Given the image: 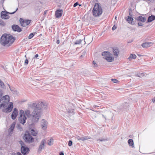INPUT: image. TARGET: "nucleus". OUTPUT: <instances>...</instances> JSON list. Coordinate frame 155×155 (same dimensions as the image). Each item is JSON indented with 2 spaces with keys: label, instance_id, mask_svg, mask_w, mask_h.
<instances>
[{
  "label": "nucleus",
  "instance_id": "50",
  "mask_svg": "<svg viewBox=\"0 0 155 155\" xmlns=\"http://www.w3.org/2000/svg\"><path fill=\"white\" fill-rule=\"evenodd\" d=\"M38 55L37 54H36L35 56V58H37L38 57Z\"/></svg>",
  "mask_w": 155,
  "mask_h": 155
},
{
  "label": "nucleus",
  "instance_id": "42",
  "mask_svg": "<svg viewBox=\"0 0 155 155\" xmlns=\"http://www.w3.org/2000/svg\"><path fill=\"white\" fill-rule=\"evenodd\" d=\"M129 15L130 16H132V11L131 10H129Z\"/></svg>",
  "mask_w": 155,
  "mask_h": 155
},
{
  "label": "nucleus",
  "instance_id": "40",
  "mask_svg": "<svg viewBox=\"0 0 155 155\" xmlns=\"http://www.w3.org/2000/svg\"><path fill=\"white\" fill-rule=\"evenodd\" d=\"M8 87H9L10 90L12 91V92L13 91H14V88H11V87H10V86L9 84H8Z\"/></svg>",
  "mask_w": 155,
  "mask_h": 155
},
{
  "label": "nucleus",
  "instance_id": "54",
  "mask_svg": "<svg viewBox=\"0 0 155 155\" xmlns=\"http://www.w3.org/2000/svg\"><path fill=\"white\" fill-rule=\"evenodd\" d=\"M102 116H103V117H104V118H105V117H104V115H103V114H102Z\"/></svg>",
  "mask_w": 155,
  "mask_h": 155
},
{
  "label": "nucleus",
  "instance_id": "19",
  "mask_svg": "<svg viewBox=\"0 0 155 155\" xmlns=\"http://www.w3.org/2000/svg\"><path fill=\"white\" fill-rule=\"evenodd\" d=\"M137 20L139 21H141L142 22H144L146 20V18L145 17H143L141 16H140L138 17L137 18Z\"/></svg>",
  "mask_w": 155,
  "mask_h": 155
},
{
  "label": "nucleus",
  "instance_id": "15",
  "mask_svg": "<svg viewBox=\"0 0 155 155\" xmlns=\"http://www.w3.org/2000/svg\"><path fill=\"white\" fill-rule=\"evenodd\" d=\"M8 105V107H6V112H10L11 111L13 108V104L12 102H11Z\"/></svg>",
  "mask_w": 155,
  "mask_h": 155
},
{
  "label": "nucleus",
  "instance_id": "36",
  "mask_svg": "<svg viewBox=\"0 0 155 155\" xmlns=\"http://www.w3.org/2000/svg\"><path fill=\"white\" fill-rule=\"evenodd\" d=\"M3 91L1 89H0V97L3 96Z\"/></svg>",
  "mask_w": 155,
  "mask_h": 155
},
{
  "label": "nucleus",
  "instance_id": "41",
  "mask_svg": "<svg viewBox=\"0 0 155 155\" xmlns=\"http://www.w3.org/2000/svg\"><path fill=\"white\" fill-rule=\"evenodd\" d=\"M117 28V26H115V25H114L113 27L112 28V29L113 31L115 30Z\"/></svg>",
  "mask_w": 155,
  "mask_h": 155
},
{
  "label": "nucleus",
  "instance_id": "53",
  "mask_svg": "<svg viewBox=\"0 0 155 155\" xmlns=\"http://www.w3.org/2000/svg\"><path fill=\"white\" fill-rule=\"evenodd\" d=\"M46 11H45L44 12V14H46Z\"/></svg>",
  "mask_w": 155,
  "mask_h": 155
},
{
  "label": "nucleus",
  "instance_id": "26",
  "mask_svg": "<svg viewBox=\"0 0 155 155\" xmlns=\"http://www.w3.org/2000/svg\"><path fill=\"white\" fill-rule=\"evenodd\" d=\"M31 134L34 136H36L38 134V132L35 131L34 129H32L31 130Z\"/></svg>",
  "mask_w": 155,
  "mask_h": 155
},
{
  "label": "nucleus",
  "instance_id": "55",
  "mask_svg": "<svg viewBox=\"0 0 155 155\" xmlns=\"http://www.w3.org/2000/svg\"><path fill=\"white\" fill-rule=\"evenodd\" d=\"M116 18H117V17H115V19L116 20H117Z\"/></svg>",
  "mask_w": 155,
  "mask_h": 155
},
{
  "label": "nucleus",
  "instance_id": "51",
  "mask_svg": "<svg viewBox=\"0 0 155 155\" xmlns=\"http://www.w3.org/2000/svg\"><path fill=\"white\" fill-rule=\"evenodd\" d=\"M59 155H64V153L63 152H61L60 153Z\"/></svg>",
  "mask_w": 155,
  "mask_h": 155
},
{
  "label": "nucleus",
  "instance_id": "38",
  "mask_svg": "<svg viewBox=\"0 0 155 155\" xmlns=\"http://www.w3.org/2000/svg\"><path fill=\"white\" fill-rule=\"evenodd\" d=\"M17 128L18 129H19L21 130H22V128L20 126L19 124L17 125Z\"/></svg>",
  "mask_w": 155,
  "mask_h": 155
},
{
  "label": "nucleus",
  "instance_id": "57",
  "mask_svg": "<svg viewBox=\"0 0 155 155\" xmlns=\"http://www.w3.org/2000/svg\"><path fill=\"white\" fill-rule=\"evenodd\" d=\"M25 57L26 58H27V57H26V55H25Z\"/></svg>",
  "mask_w": 155,
  "mask_h": 155
},
{
  "label": "nucleus",
  "instance_id": "23",
  "mask_svg": "<svg viewBox=\"0 0 155 155\" xmlns=\"http://www.w3.org/2000/svg\"><path fill=\"white\" fill-rule=\"evenodd\" d=\"M155 19V16L151 15L148 17L147 20V22H150Z\"/></svg>",
  "mask_w": 155,
  "mask_h": 155
},
{
  "label": "nucleus",
  "instance_id": "27",
  "mask_svg": "<svg viewBox=\"0 0 155 155\" xmlns=\"http://www.w3.org/2000/svg\"><path fill=\"white\" fill-rule=\"evenodd\" d=\"M0 87L3 89L5 88V86L4 83L1 80H0Z\"/></svg>",
  "mask_w": 155,
  "mask_h": 155
},
{
  "label": "nucleus",
  "instance_id": "33",
  "mask_svg": "<svg viewBox=\"0 0 155 155\" xmlns=\"http://www.w3.org/2000/svg\"><path fill=\"white\" fill-rule=\"evenodd\" d=\"M5 23L2 19H0V25L2 26L5 25Z\"/></svg>",
  "mask_w": 155,
  "mask_h": 155
},
{
  "label": "nucleus",
  "instance_id": "11",
  "mask_svg": "<svg viewBox=\"0 0 155 155\" xmlns=\"http://www.w3.org/2000/svg\"><path fill=\"white\" fill-rule=\"evenodd\" d=\"M75 137L78 140L82 141H84L89 139H90V137H89L85 136H79L78 135H76Z\"/></svg>",
  "mask_w": 155,
  "mask_h": 155
},
{
  "label": "nucleus",
  "instance_id": "56",
  "mask_svg": "<svg viewBox=\"0 0 155 155\" xmlns=\"http://www.w3.org/2000/svg\"><path fill=\"white\" fill-rule=\"evenodd\" d=\"M5 0H1V1H2L3 2Z\"/></svg>",
  "mask_w": 155,
  "mask_h": 155
},
{
  "label": "nucleus",
  "instance_id": "9",
  "mask_svg": "<svg viewBox=\"0 0 155 155\" xmlns=\"http://www.w3.org/2000/svg\"><path fill=\"white\" fill-rule=\"evenodd\" d=\"M46 143V140L45 139H43L41 140L38 149V153H40L41 152L42 150L44 149L45 144Z\"/></svg>",
  "mask_w": 155,
  "mask_h": 155
},
{
  "label": "nucleus",
  "instance_id": "10",
  "mask_svg": "<svg viewBox=\"0 0 155 155\" xmlns=\"http://www.w3.org/2000/svg\"><path fill=\"white\" fill-rule=\"evenodd\" d=\"M20 22L21 25L24 27H25L27 25H28L30 23V20H24L22 18H20Z\"/></svg>",
  "mask_w": 155,
  "mask_h": 155
},
{
  "label": "nucleus",
  "instance_id": "3",
  "mask_svg": "<svg viewBox=\"0 0 155 155\" xmlns=\"http://www.w3.org/2000/svg\"><path fill=\"white\" fill-rule=\"evenodd\" d=\"M102 9L100 5L96 3L92 10L93 15L94 17H98L102 14Z\"/></svg>",
  "mask_w": 155,
  "mask_h": 155
},
{
  "label": "nucleus",
  "instance_id": "18",
  "mask_svg": "<svg viewBox=\"0 0 155 155\" xmlns=\"http://www.w3.org/2000/svg\"><path fill=\"white\" fill-rule=\"evenodd\" d=\"M153 43L152 42H145L143 43L141 46L143 48H147L152 45Z\"/></svg>",
  "mask_w": 155,
  "mask_h": 155
},
{
  "label": "nucleus",
  "instance_id": "47",
  "mask_svg": "<svg viewBox=\"0 0 155 155\" xmlns=\"http://www.w3.org/2000/svg\"><path fill=\"white\" fill-rule=\"evenodd\" d=\"M97 141H105V140L104 139H98V140H97Z\"/></svg>",
  "mask_w": 155,
  "mask_h": 155
},
{
  "label": "nucleus",
  "instance_id": "14",
  "mask_svg": "<svg viewBox=\"0 0 155 155\" xmlns=\"http://www.w3.org/2000/svg\"><path fill=\"white\" fill-rule=\"evenodd\" d=\"M18 114V110L16 108H15L11 115L12 119L15 120L17 117Z\"/></svg>",
  "mask_w": 155,
  "mask_h": 155
},
{
  "label": "nucleus",
  "instance_id": "25",
  "mask_svg": "<svg viewBox=\"0 0 155 155\" xmlns=\"http://www.w3.org/2000/svg\"><path fill=\"white\" fill-rule=\"evenodd\" d=\"M136 57L137 56L135 54H131L129 57L128 58V59H129V60H131V59H134L136 58Z\"/></svg>",
  "mask_w": 155,
  "mask_h": 155
},
{
  "label": "nucleus",
  "instance_id": "1",
  "mask_svg": "<svg viewBox=\"0 0 155 155\" xmlns=\"http://www.w3.org/2000/svg\"><path fill=\"white\" fill-rule=\"evenodd\" d=\"M29 108H34V110L31 114L30 110H25V114L29 118L32 123L37 122L42 114L41 110H46L48 108V104L45 102L40 101L37 103H32L28 104Z\"/></svg>",
  "mask_w": 155,
  "mask_h": 155
},
{
  "label": "nucleus",
  "instance_id": "58",
  "mask_svg": "<svg viewBox=\"0 0 155 155\" xmlns=\"http://www.w3.org/2000/svg\"><path fill=\"white\" fill-rule=\"evenodd\" d=\"M79 5L80 6H81V5Z\"/></svg>",
  "mask_w": 155,
  "mask_h": 155
},
{
  "label": "nucleus",
  "instance_id": "17",
  "mask_svg": "<svg viewBox=\"0 0 155 155\" xmlns=\"http://www.w3.org/2000/svg\"><path fill=\"white\" fill-rule=\"evenodd\" d=\"M63 11L62 10H57L55 12V16L57 18H59L61 16L62 14Z\"/></svg>",
  "mask_w": 155,
  "mask_h": 155
},
{
  "label": "nucleus",
  "instance_id": "48",
  "mask_svg": "<svg viewBox=\"0 0 155 155\" xmlns=\"http://www.w3.org/2000/svg\"><path fill=\"white\" fill-rule=\"evenodd\" d=\"M56 43L58 44H59L60 43V41L59 40H57Z\"/></svg>",
  "mask_w": 155,
  "mask_h": 155
},
{
  "label": "nucleus",
  "instance_id": "37",
  "mask_svg": "<svg viewBox=\"0 0 155 155\" xmlns=\"http://www.w3.org/2000/svg\"><path fill=\"white\" fill-rule=\"evenodd\" d=\"M72 144V142L71 140H70L69 141L68 143V145L69 146H71Z\"/></svg>",
  "mask_w": 155,
  "mask_h": 155
},
{
  "label": "nucleus",
  "instance_id": "35",
  "mask_svg": "<svg viewBox=\"0 0 155 155\" xmlns=\"http://www.w3.org/2000/svg\"><path fill=\"white\" fill-rule=\"evenodd\" d=\"M111 80L114 83H117L118 82H119V81L116 79H111Z\"/></svg>",
  "mask_w": 155,
  "mask_h": 155
},
{
  "label": "nucleus",
  "instance_id": "24",
  "mask_svg": "<svg viewBox=\"0 0 155 155\" xmlns=\"http://www.w3.org/2000/svg\"><path fill=\"white\" fill-rule=\"evenodd\" d=\"M128 143L130 146H131L132 147H134V143L133 140L131 139H130L128 140Z\"/></svg>",
  "mask_w": 155,
  "mask_h": 155
},
{
  "label": "nucleus",
  "instance_id": "8",
  "mask_svg": "<svg viewBox=\"0 0 155 155\" xmlns=\"http://www.w3.org/2000/svg\"><path fill=\"white\" fill-rule=\"evenodd\" d=\"M21 144L22 145V143H21ZM21 153L23 155H27L29 153L30 151L28 148L23 146H21Z\"/></svg>",
  "mask_w": 155,
  "mask_h": 155
},
{
  "label": "nucleus",
  "instance_id": "22",
  "mask_svg": "<svg viewBox=\"0 0 155 155\" xmlns=\"http://www.w3.org/2000/svg\"><path fill=\"white\" fill-rule=\"evenodd\" d=\"M15 124L16 123L15 122H13L12 123L10 128L8 130V131L9 132L11 133L13 131Z\"/></svg>",
  "mask_w": 155,
  "mask_h": 155
},
{
  "label": "nucleus",
  "instance_id": "20",
  "mask_svg": "<svg viewBox=\"0 0 155 155\" xmlns=\"http://www.w3.org/2000/svg\"><path fill=\"white\" fill-rule=\"evenodd\" d=\"M125 19L131 25H134V23L133 22V21L134 20L133 18L131 16H128L127 18Z\"/></svg>",
  "mask_w": 155,
  "mask_h": 155
},
{
  "label": "nucleus",
  "instance_id": "39",
  "mask_svg": "<svg viewBox=\"0 0 155 155\" xmlns=\"http://www.w3.org/2000/svg\"><path fill=\"white\" fill-rule=\"evenodd\" d=\"M28 63V60L27 59H26L25 61V65H27Z\"/></svg>",
  "mask_w": 155,
  "mask_h": 155
},
{
  "label": "nucleus",
  "instance_id": "52",
  "mask_svg": "<svg viewBox=\"0 0 155 155\" xmlns=\"http://www.w3.org/2000/svg\"><path fill=\"white\" fill-rule=\"evenodd\" d=\"M152 101H153V103H155V98H154V99H153V100H152Z\"/></svg>",
  "mask_w": 155,
  "mask_h": 155
},
{
  "label": "nucleus",
  "instance_id": "6",
  "mask_svg": "<svg viewBox=\"0 0 155 155\" xmlns=\"http://www.w3.org/2000/svg\"><path fill=\"white\" fill-rule=\"evenodd\" d=\"M17 8L15 12H8L6 11H2L1 13V18L3 19H8L9 18V16L8 15V14H14L18 10Z\"/></svg>",
  "mask_w": 155,
  "mask_h": 155
},
{
  "label": "nucleus",
  "instance_id": "28",
  "mask_svg": "<svg viewBox=\"0 0 155 155\" xmlns=\"http://www.w3.org/2000/svg\"><path fill=\"white\" fill-rule=\"evenodd\" d=\"M68 114L69 115H71V114H74V109H71L69 110L67 112Z\"/></svg>",
  "mask_w": 155,
  "mask_h": 155
},
{
  "label": "nucleus",
  "instance_id": "2",
  "mask_svg": "<svg viewBox=\"0 0 155 155\" xmlns=\"http://www.w3.org/2000/svg\"><path fill=\"white\" fill-rule=\"evenodd\" d=\"M15 40L12 35H3L1 38L0 43L4 46H9L13 43Z\"/></svg>",
  "mask_w": 155,
  "mask_h": 155
},
{
  "label": "nucleus",
  "instance_id": "32",
  "mask_svg": "<svg viewBox=\"0 0 155 155\" xmlns=\"http://www.w3.org/2000/svg\"><path fill=\"white\" fill-rule=\"evenodd\" d=\"M82 40L81 39H79L78 40H77L74 43L75 45H78V44H80Z\"/></svg>",
  "mask_w": 155,
  "mask_h": 155
},
{
  "label": "nucleus",
  "instance_id": "29",
  "mask_svg": "<svg viewBox=\"0 0 155 155\" xmlns=\"http://www.w3.org/2000/svg\"><path fill=\"white\" fill-rule=\"evenodd\" d=\"M53 140L52 139H51L49 140H48V144L49 146H51L53 144Z\"/></svg>",
  "mask_w": 155,
  "mask_h": 155
},
{
  "label": "nucleus",
  "instance_id": "49",
  "mask_svg": "<svg viewBox=\"0 0 155 155\" xmlns=\"http://www.w3.org/2000/svg\"><path fill=\"white\" fill-rule=\"evenodd\" d=\"M17 155H22L20 152H18L17 153Z\"/></svg>",
  "mask_w": 155,
  "mask_h": 155
},
{
  "label": "nucleus",
  "instance_id": "7",
  "mask_svg": "<svg viewBox=\"0 0 155 155\" xmlns=\"http://www.w3.org/2000/svg\"><path fill=\"white\" fill-rule=\"evenodd\" d=\"M24 139L25 141L28 143H31L34 141V139L28 132H26L25 134Z\"/></svg>",
  "mask_w": 155,
  "mask_h": 155
},
{
  "label": "nucleus",
  "instance_id": "30",
  "mask_svg": "<svg viewBox=\"0 0 155 155\" xmlns=\"http://www.w3.org/2000/svg\"><path fill=\"white\" fill-rule=\"evenodd\" d=\"M146 74H145L144 73H139L137 74V76L139 77L142 78Z\"/></svg>",
  "mask_w": 155,
  "mask_h": 155
},
{
  "label": "nucleus",
  "instance_id": "44",
  "mask_svg": "<svg viewBox=\"0 0 155 155\" xmlns=\"http://www.w3.org/2000/svg\"><path fill=\"white\" fill-rule=\"evenodd\" d=\"M93 64L94 65V67H97V64H96V63L94 61L93 62Z\"/></svg>",
  "mask_w": 155,
  "mask_h": 155
},
{
  "label": "nucleus",
  "instance_id": "31",
  "mask_svg": "<svg viewBox=\"0 0 155 155\" xmlns=\"http://www.w3.org/2000/svg\"><path fill=\"white\" fill-rule=\"evenodd\" d=\"M25 112L23 110H20L19 112L20 116H22L25 115Z\"/></svg>",
  "mask_w": 155,
  "mask_h": 155
},
{
  "label": "nucleus",
  "instance_id": "46",
  "mask_svg": "<svg viewBox=\"0 0 155 155\" xmlns=\"http://www.w3.org/2000/svg\"><path fill=\"white\" fill-rule=\"evenodd\" d=\"M86 51H84L83 52V55H81V57H82L83 55H85V54H86Z\"/></svg>",
  "mask_w": 155,
  "mask_h": 155
},
{
  "label": "nucleus",
  "instance_id": "21",
  "mask_svg": "<svg viewBox=\"0 0 155 155\" xmlns=\"http://www.w3.org/2000/svg\"><path fill=\"white\" fill-rule=\"evenodd\" d=\"M113 51L114 53V54L115 56L117 57L118 56L119 53V50L116 48H113Z\"/></svg>",
  "mask_w": 155,
  "mask_h": 155
},
{
  "label": "nucleus",
  "instance_id": "13",
  "mask_svg": "<svg viewBox=\"0 0 155 155\" xmlns=\"http://www.w3.org/2000/svg\"><path fill=\"white\" fill-rule=\"evenodd\" d=\"M26 120V118L25 115L20 116L18 118L19 122L23 124H24L25 123Z\"/></svg>",
  "mask_w": 155,
  "mask_h": 155
},
{
  "label": "nucleus",
  "instance_id": "34",
  "mask_svg": "<svg viewBox=\"0 0 155 155\" xmlns=\"http://www.w3.org/2000/svg\"><path fill=\"white\" fill-rule=\"evenodd\" d=\"M34 36V35L33 33H31L28 36V38L29 39L31 38Z\"/></svg>",
  "mask_w": 155,
  "mask_h": 155
},
{
  "label": "nucleus",
  "instance_id": "16",
  "mask_svg": "<svg viewBox=\"0 0 155 155\" xmlns=\"http://www.w3.org/2000/svg\"><path fill=\"white\" fill-rule=\"evenodd\" d=\"M48 124L47 122L45 120H42L41 121V126L42 128L44 130H45L47 127Z\"/></svg>",
  "mask_w": 155,
  "mask_h": 155
},
{
  "label": "nucleus",
  "instance_id": "43",
  "mask_svg": "<svg viewBox=\"0 0 155 155\" xmlns=\"http://www.w3.org/2000/svg\"><path fill=\"white\" fill-rule=\"evenodd\" d=\"M78 5H79L78 2H76L74 4L73 6L74 7H76Z\"/></svg>",
  "mask_w": 155,
  "mask_h": 155
},
{
  "label": "nucleus",
  "instance_id": "12",
  "mask_svg": "<svg viewBox=\"0 0 155 155\" xmlns=\"http://www.w3.org/2000/svg\"><path fill=\"white\" fill-rule=\"evenodd\" d=\"M12 28L14 31H17L19 32L21 31V28L17 25H14L12 26Z\"/></svg>",
  "mask_w": 155,
  "mask_h": 155
},
{
  "label": "nucleus",
  "instance_id": "4",
  "mask_svg": "<svg viewBox=\"0 0 155 155\" xmlns=\"http://www.w3.org/2000/svg\"><path fill=\"white\" fill-rule=\"evenodd\" d=\"M10 98L8 95H6L2 97L0 99V108L2 107H7Z\"/></svg>",
  "mask_w": 155,
  "mask_h": 155
},
{
  "label": "nucleus",
  "instance_id": "45",
  "mask_svg": "<svg viewBox=\"0 0 155 155\" xmlns=\"http://www.w3.org/2000/svg\"><path fill=\"white\" fill-rule=\"evenodd\" d=\"M138 25L139 26H142L143 25L142 23L139 22L138 23Z\"/></svg>",
  "mask_w": 155,
  "mask_h": 155
},
{
  "label": "nucleus",
  "instance_id": "5",
  "mask_svg": "<svg viewBox=\"0 0 155 155\" xmlns=\"http://www.w3.org/2000/svg\"><path fill=\"white\" fill-rule=\"evenodd\" d=\"M102 54L103 56V58L108 62H112L114 60V58L110 56V53L108 51H104L102 52Z\"/></svg>",
  "mask_w": 155,
  "mask_h": 155
}]
</instances>
